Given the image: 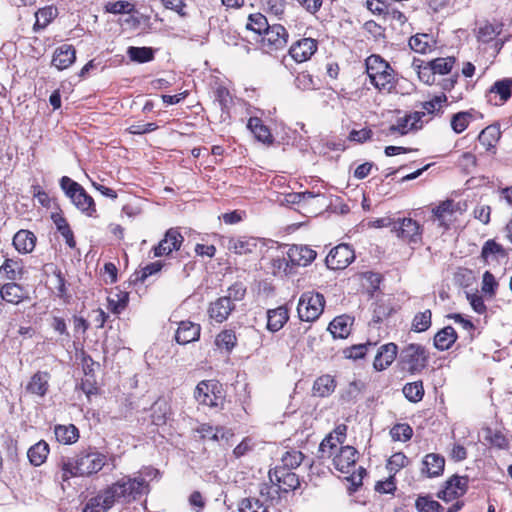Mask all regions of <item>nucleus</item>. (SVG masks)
<instances>
[{
	"instance_id": "nucleus-13",
	"label": "nucleus",
	"mask_w": 512,
	"mask_h": 512,
	"mask_svg": "<svg viewBox=\"0 0 512 512\" xmlns=\"http://www.w3.org/2000/svg\"><path fill=\"white\" fill-rule=\"evenodd\" d=\"M467 489L468 477L455 474L445 482L444 488L437 493V497L445 502H449L463 496Z\"/></svg>"
},
{
	"instance_id": "nucleus-59",
	"label": "nucleus",
	"mask_w": 512,
	"mask_h": 512,
	"mask_svg": "<svg viewBox=\"0 0 512 512\" xmlns=\"http://www.w3.org/2000/svg\"><path fill=\"white\" fill-rule=\"evenodd\" d=\"M215 99L219 103L222 112L228 113L229 108L233 103L229 90L223 86L218 87L215 91Z\"/></svg>"
},
{
	"instance_id": "nucleus-41",
	"label": "nucleus",
	"mask_w": 512,
	"mask_h": 512,
	"mask_svg": "<svg viewBox=\"0 0 512 512\" xmlns=\"http://www.w3.org/2000/svg\"><path fill=\"white\" fill-rule=\"evenodd\" d=\"M433 45V37L429 34H416L409 39L410 48L417 53H426Z\"/></svg>"
},
{
	"instance_id": "nucleus-35",
	"label": "nucleus",
	"mask_w": 512,
	"mask_h": 512,
	"mask_svg": "<svg viewBox=\"0 0 512 512\" xmlns=\"http://www.w3.org/2000/svg\"><path fill=\"white\" fill-rule=\"evenodd\" d=\"M0 272H3L11 281L20 280L24 273V266L21 260L6 258L0 265Z\"/></svg>"
},
{
	"instance_id": "nucleus-37",
	"label": "nucleus",
	"mask_w": 512,
	"mask_h": 512,
	"mask_svg": "<svg viewBox=\"0 0 512 512\" xmlns=\"http://www.w3.org/2000/svg\"><path fill=\"white\" fill-rule=\"evenodd\" d=\"M49 454V445L41 440L31 446L27 452L28 459L33 466L42 465Z\"/></svg>"
},
{
	"instance_id": "nucleus-50",
	"label": "nucleus",
	"mask_w": 512,
	"mask_h": 512,
	"mask_svg": "<svg viewBox=\"0 0 512 512\" xmlns=\"http://www.w3.org/2000/svg\"><path fill=\"white\" fill-rule=\"evenodd\" d=\"M415 508L418 512H441L443 509L430 495H419L415 501Z\"/></svg>"
},
{
	"instance_id": "nucleus-6",
	"label": "nucleus",
	"mask_w": 512,
	"mask_h": 512,
	"mask_svg": "<svg viewBox=\"0 0 512 512\" xmlns=\"http://www.w3.org/2000/svg\"><path fill=\"white\" fill-rule=\"evenodd\" d=\"M194 398L199 404L217 408L225 398L222 384L214 379L200 381L195 390Z\"/></svg>"
},
{
	"instance_id": "nucleus-4",
	"label": "nucleus",
	"mask_w": 512,
	"mask_h": 512,
	"mask_svg": "<svg viewBox=\"0 0 512 512\" xmlns=\"http://www.w3.org/2000/svg\"><path fill=\"white\" fill-rule=\"evenodd\" d=\"M366 72L370 82L379 91H388L394 87V70L379 55L366 59Z\"/></svg>"
},
{
	"instance_id": "nucleus-32",
	"label": "nucleus",
	"mask_w": 512,
	"mask_h": 512,
	"mask_svg": "<svg viewBox=\"0 0 512 512\" xmlns=\"http://www.w3.org/2000/svg\"><path fill=\"white\" fill-rule=\"evenodd\" d=\"M54 433L57 441L64 445H71L79 439V430L73 424L56 425Z\"/></svg>"
},
{
	"instance_id": "nucleus-46",
	"label": "nucleus",
	"mask_w": 512,
	"mask_h": 512,
	"mask_svg": "<svg viewBox=\"0 0 512 512\" xmlns=\"http://www.w3.org/2000/svg\"><path fill=\"white\" fill-rule=\"evenodd\" d=\"M127 55L136 63H147L154 59V49L151 47H134L127 49Z\"/></svg>"
},
{
	"instance_id": "nucleus-22",
	"label": "nucleus",
	"mask_w": 512,
	"mask_h": 512,
	"mask_svg": "<svg viewBox=\"0 0 512 512\" xmlns=\"http://www.w3.org/2000/svg\"><path fill=\"white\" fill-rule=\"evenodd\" d=\"M201 327L191 321L180 322L175 333V340L180 345L197 341L200 337Z\"/></svg>"
},
{
	"instance_id": "nucleus-64",
	"label": "nucleus",
	"mask_w": 512,
	"mask_h": 512,
	"mask_svg": "<svg viewBox=\"0 0 512 512\" xmlns=\"http://www.w3.org/2000/svg\"><path fill=\"white\" fill-rule=\"evenodd\" d=\"M295 85L302 91L313 90L316 88V83L312 75L307 72H301L296 76Z\"/></svg>"
},
{
	"instance_id": "nucleus-7",
	"label": "nucleus",
	"mask_w": 512,
	"mask_h": 512,
	"mask_svg": "<svg viewBox=\"0 0 512 512\" xmlns=\"http://www.w3.org/2000/svg\"><path fill=\"white\" fill-rule=\"evenodd\" d=\"M325 306L324 296L315 291L304 292L299 299L297 312L300 320L312 322L319 318Z\"/></svg>"
},
{
	"instance_id": "nucleus-2",
	"label": "nucleus",
	"mask_w": 512,
	"mask_h": 512,
	"mask_svg": "<svg viewBox=\"0 0 512 512\" xmlns=\"http://www.w3.org/2000/svg\"><path fill=\"white\" fill-rule=\"evenodd\" d=\"M358 458L359 452L350 445L340 446L332 457V464L337 471L343 474H350L347 480L351 483L352 487L349 489L353 492L362 486L363 478L366 475V469L362 466H359L356 471H353Z\"/></svg>"
},
{
	"instance_id": "nucleus-62",
	"label": "nucleus",
	"mask_w": 512,
	"mask_h": 512,
	"mask_svg": "<svg viewBox=\"0 0 512 512\" xmlns=\"http://www.w3.org/2000/svg\"><path fill=\"white\" fill-rule=\"evenodd\" d=\"M245 294L246 287L244 286V284L242 282H235L228 288L227 295L223 297L235 304V302L241 301L244 298Z\"/></svg>"
},
{
	"instance_id": "nucleus-19",
	"label": "nucleus",
	"mask_w": 512,
	"mask_h": 512,
	"mask_svg": "<svg viewBox=\"0 0 512 512\" xmlns=\"http://www.w3.org/2000/svg\"><path fill=\"white\" fill-rule=\"evenodd\" d=\"M458 209V203L451 199L442 201L439 205L432 209L434 220L444 229H448L453 221L454 213Z\"/></svg>"
},
{
	"instance_id": "nucleus-12",
	"label": "nucleus",
	"mask_w": 512,
	"mask_h": 512,
	"mask_svg": "<svg viewBox=\"0 0 512 512\" xmlns=\"http://www.w3.org/2000/svg\"><path fill=\"white\" fill-rule=\"evenodd\" d=\"M426 115L425 111H415L399 117L395 124L388 129V135L400 134L406 135L411 131H417L422 128V117Z\"/></svg>"
},
{
	"instance_id": "nucleus-48",
	"label": "nucleus",
	"mask_w": 512,
	"mask_h": 512,
	"mask_svg": "<svg viewBox=\"0 0 512 512\" xmlns=\"http://www.w3.org/2000/svg\"><path fill=\"white\" fill-rule=\"evenodd\" d=\"M215 344L227 352H231L237 344V337L235 331L232 329H225L221 331L215 339Z\"/></svg>"
},
{
	"instance_id": "nucleus-47",
	"label": "nucleus",
	"mask_w": 512,
	"mask_h": 512,
	"mask_svg": "<svg viewBox=\"0 0 512 512\" xmlns=\"http://www.w3.org/2000/svg\"><path fill=\"white\" fill-rule=\"evenodd\" d=\"M406 399L412 403L420 402L424 396V387L422 381L406 383L402 389Z\"/></svg>"
},
{
	"instance_id": "nucleus-30",
	"label": "nucleus",
	"mask_w": 512,
	"mask_h": 512,
	"mask_svg": "<svg viewBox=\"0 0 512 512\" xmlns=\"http://www.w3.org/2000/svg\"><path fill=\"white\" fill-rule=\"evenodd\" d=\"M36 236L29 230H19L13 237V245L15 249L23 254L30 253L36 245Z\"/></svg>"
},
{
	"instance_id": "nucleus-58",
	"label": "nucleus",
	"mask_w": 512,
	"mask_h": 512,
	"mask_svg": "<svg viewBox=\"0 0 512 512\" xmlns=\"http://www.w3.org/2000/svg\"><path fill=\"white\" fill-rule=\"evenodd\" d=\"M498 255H505L503 247L500 244H498L495 240H487L482 247L481 257L485 261H488L490 257Z\"/></svg>"
},
{
	"instance_id": "nucleus-15",
	"label": "nucleus",
	"mask_w": 512,
	"mask_h": 512,
	"mask_svg": "<svg viewBox=\"0 0 512 512\" xmlns=\"http://www.w3.org/2000/svg\"><path fill=\"white\" fill-rule=\"evenodd\" d=\"M512 96V78H502L493 83L486 93L487 101L495 106L505 104Z\"/></svg>"
},
{
	"instance_id": "nucleus-34",
	"label": "nucleus",
	"mask_w": 512,
	"mask_h": 512,
	"mask_svg": "<svg viewBox=\"0 0 512 512\" xmlns=\"http://www.w3.org/2000/svg\"><path fill=\"white\" fill-rule=\"evenodd\" d=\"M328 330L333 338L344 339L351 332V320L348 316L342 315L335 317L329 324Z\"/></svg>"
},
{
	"instance_id": "nucleus-39",
	"label": "nucleus",
	"mask_w": 512,
	"mask_h": 512,
	"mask_svg": "<svg viewBox=\"0 0 512 512\" xmlns=\"http://www.w3.org/2000/svg\"><path fill=\"white\" fill-rule=\"evenodd\" d=\"M280 490L276 485V482L269 480V482L261 483L259 486V496L261 501L268 504V508L273 505L274 501H278L280 498Z\"/></svg>"
},
{
	"instance_id": "nucleus-45",
	"label": "nucleus",
	"mask_w": 512,
	"mask_h": 512,
	"mask_svg": "<svg viewBox=\"0 0 512 512\" xmlns=\"http://www.w3.org/2000/svg\"><path fill=\"white\" fill-rule=\"evenodd\" d=\"M108 307L114 314H120L128 305L129 294L124 291L110 293Z\"/></svg>"
},
{
	"instance_id": "nucleus-18",
	"label": "nucleus",
	"mask_w": 512,
	"mask_h": 512,
	"mask_svg": "<svg viewBox=\"0 0 512 512\" xmlns=\"http://www.w3.org/2000/svg\"><path fill=\"white\" fill-rule=\"evenodd\" d=\"M76 61V50L71 44H62L53 53L51 65L62 71L69 68Z\"/></svg>"
},
{
	"instance_id": "nucleus-29",
	"label": "nucleus",
	"mask_w": 512,
	"mask_h": 512,
	"mask_svg": "<svg viewBox=\"0 0 512 512\" xmlns=\"http://www.w3.org/2000/svg\"><path fill=\"white\" fill-rule=\"evenodd\" d=\"M398 236L410 243H417L421 240L420 225L412 218H404L397 230Z\"/></svg>"
},
{
	"instance_id": "nucleus-9",
	"label": "nucleus",
	"mask_w": 512,
	"mask_h": 512,
	"mask_svg": "<svg viewBox=\"0 0 512 512\" xmlns=\"http://www.w3.org/2000/svg\"><path fill=\"white\" fill-rule=\"evenodd\" d=\"M315 250L307 245L293 244L287 251V258H283L286 263L284 271L288 273L294 267H306L310 265L316 258Z\"/></svg>"
},
{
	"instance_id": "nucleus-52",
	"label": "nucleus",
	"mask_w": 512,
	"mask_h": 512,
	"mask_svg": "<svg viewBox=\"0 0 512 512\" xmlns=\"http://www.w3.org/2000/svg\"><path fill=\"white\" fill-rule=\"evenodd\" d=\"M472 120H474L472 112H458L452 116L451 128L455 133L460 134L465 131Z\"/></svg>"
},
{
	"instance_id": "nucleus-8",
	"label": "nucleus",
	"mask_w": 512,
	"mask_h": 512,
	"mask_svg": "<svg viewBox=\"0 0 512 512\" xmlns=\"http://www.w3.org/2000/svg\"><path fill=\"white\" fill-rule=\"evenodd\" d=\"M428 361L425 348L420 344H409L404 347L399 355V362L403 369L411 374L422 371Z\"/></svg>"
},
{
	"instance_id": "nucleus-16",
	"label": "nucleus",
	"mask_w": 512,
	"mask_h": 512,
	"mask_svg": "<svg viewBox=\"0 0 512 512\" xmlns=\"http://www.w3.org/2000/svg\"><path fill=\"white\" fill-rule=\"evenodd\" d=\"M318 49V42L313 38H302L294 42L289 54L297 63L306 62Z\"/></svg>"
},
{
	"instance_id": "nucleus-55",
	"label": "nucleus",
	"mask_w": 512,
	"mask_h": 512,
	"mask_svg": "<svg viewBox=\"0 0 512 512\" xmlns=\"http://www.w3.org/2000/svg\"><path fill=\"white\" fill-rule=\"evenodd\" d=\"M303 459L304 456L302 452L298 450L287 451L281 458L283 463L281 468H285L291 471L292 469L297 468L302 463Z\"/></svg>"
},
{
	"instance_id": "nucleus-28",
	"label": "nucleus",
	"mask_w": 512,
	"mask_h": 512,
	"mask_svg": "<svg viewBox=\"0 0 512 512\" xmlns=\"http://www.w3.org/2000/svg\"><path fill=\"white\" fill-rule=\"evenodd\" d=\"M50 374L46 371L36 372L26 385V391L30 394L44 397L49 389Z\"/></svg>"
},
{
	"instance_id": "nucleus-14",
	"label": "nucleus",
	"mask_w": 512,
	"mask_h": 512,
	"mask_svg": "<svg viewBox=\"0 0 512 512\" xmlns=\"http://www.w3.org/2000/svg\"><path fill=\"white\" fill-rule=\"evenodd\" d=\"M183 241L184 237L181 235L178 228L168 229L164 238L152 249L154 257L170 255L173 251L180 249Z\"/></svg>"
},
{
	"instance_id": "nucleus-10",
	"label": "nucleus",
	"mask_w": 512,
	"mask_h": 512,
	"mask_svg": "<svg viewBox=\"0 0 512 512\" xmlns=\"http://www.w3.org/2000/svg\"><path fill=\"white\" fill-rule=\"evenodd\" d=\"M355 259V252L348 244H339L330 250L325 263L331 270H341L348 267Z\"/></svg>"
},
{
	"instance_id": "nucleus-56",
	"label": "nucleus",
	"mask_w": 512,
	"mask_h": 512,
	"mask_svg": "<svg viewBox=\"0 0 512 512\" xmlns=\"http://www.w3.org/2000/svg\"><path fill=\"white\" fill-rule=\"evenodd\" d=\"M365 385L360 380H353L349 382L347 387L342 390L341 392V398L345 401H352L356 399L362 390L364 389Z\"/></svg>"
},
{
	"instance_id": "nucleus-63",
	"label": "nucleus",
	"mask_w": 512,
	"mask_h": 512,
	"mask_svg": "<svg viewBox=\"0 0 512 512\" xmlns=\"http://www.w3.org/2000/svg\"><path fill=\"white\" fill-rule=\"evenodd\" d=\"M447 102V97L444 93L434 96L431 100L423 103V109L428 114H434L440 111L442 105Z\"/></svg>"
},
{
	"instance_id": "nucleus-31",
	"label": "nucleus",
	"mask_w": 512,
	"mask_h": 512,
	"mask_svg": "<svg viewBox=\"0 0 512 512\" xmlns=\"http://www.w3.org/2000/svg\"><path fill=\"white\" fill-rule=\"evenodd\" d=\"M289 315L288 310L280 306L275 309L267 311V329L271 332H277L285 325L288 321Z\"/></svg>"
},
{
	"instance_id": "nucleus-42",
	"label": "nucleus",
	"mask_w": 512,
	"mask_h": 512,
	"mask_svg": "<svg viewBox=\"0 0 512 512\" xmlns=\"http://www.w3.org/2000/svg\"><path fill=\"white\" fill-rule=\"evenodd\" d=\"M239 512H268V504L260 498L251 496L242 499L238 504Z\"/></svg>"
},
{
	"instance_id": "nucleus-53",
	"label": "nucleus",
	"mask_w": 512,
	"mask_h": 512,
	"mask_svg": "<svg viewBox=\"0 0 512 512\" xmlns=\"http://www.w3.org/2000/svg\"><path fill=\"white\" fill-rule=\"evenodd\" d=\"M432 313L429 309L419 312L412 321V330L415 332H424L431 326Z\"/></svg>"
},
{
	"instance_id": "nucleus-38",
	"label": "nucleus",
	"mask_w": 512,
	"mask_h": 512,
	"mask_svg": "<svg viewBox=\"0 0 512 512\" xmlns=\"http://www.w3.org/2000/svg\"><path fill=\"white\" fill-rule=\"evenodd\" d=\"M336 388V381L331 375H322L318 377L313 384V392L320 397H328Z\"/></svg>"
},
{
	"instance_id": "nucleus-3",
	"label": "nucleus",
	"mask_w": 512,
	"mask_h": 512,
	"mask_svg": "<svg viewBox=\"0 0 512 512\" xmlns=\"http://www.w3.org/2000/svg\"><path fill=\"white\" fill-rule=\"evenodd\" d=\"M116 502L131 503L149 492V484L141 475L124 476L108 486Z\"/></svg>"
},
{
	"instance_id": "nucleus-54",
	"label": "nucleus",
	"mask_w": 512,
	"mask_h": 512,
	"mask_svg": "<svg viewBox=\"0 0 512 512\" xmlns=\"http://www.w3.org/2000/svg\"><path fill=\"white\" fill-rule=\"evenodd\" d=\"M432 69L434 70L435 75H445L451 72L454 64V57H446V58H436L432 61H429Z\"/></svg>"
},
{
	"instance_id": "nucleus-61",
	"label": "nucleus",
	"mask_w": 512,
	"mask_h": 512,
	"mask_svg": "<svg viewBox=\"0 0 512 512\" xmlns=\"http://www.w3.org/2000/svg\"><path fill=\"white\" fill-rule=\"evenodd\" d=\"M408 463L407 456L402 452L394 453L387 461V469L394 474Z\"/></svg>"
},
{
	"instance_id": "nucleus-25",
	"label": "nucleus",
	"mask_w": 512,
	"mask_h": 512,
	"mask_svg": "<svg viewBox=\"0 0 512 512\" xmlns=\"http://www.w3.org/2000/svg\"><path fill=\"white\" fill-rule=\"evenodd\" d=\"M398 353V347L394 343L382 345L374 358L373 366L377 371H383L395 360Z\"/></svg>"
},
{
	"instance_id": "nucleus-60",
	"label": "nucleus",
	"mask_w": 512,
	"mask_h": 512,
	"mask_svg": "<svg viewBox=\"0 0 512 512\" xmlns=\"http://www.w3.org/2000/svg\"><path fill=\"white\" fill-rule=\"evenodd\" d=\"M164 263L162 261H155L147 264L142 270L136 274L135 281L144 282L149 276H152L162 270Z\"/></svg>"
},
{
	"instance_id": "nucleus-36",
	"label": "nucleus",
	"mask_w": 512,
	"mask_h": 512,
	"mask_svg": "<svg viewBox=\"0 0 512 512\" xmlns=\"http://www.w3.org/2000/svg\"><path fill=\"white\" fill-rule=\"evenodd\" d=\"M247 128L254 134L258 141L263 143L272 141L271 132L269 128L264 125L261 118L250 117L247 123Z\"/></svg>"
},
{
	"instance_id": "nucleus-44",
	"label": "nucleus",
	"mask_w": 512,
	"mask_h": 512,
	"mask_svg": "<svg viewBox=\"0 0 512 512\" xmlns=\"http://www.w3.org/2000/svg\"><path fill=\"white\" fill-rule=\"evenodd\" d=\"M52 218L58 232L62 235L66 244L70 248H74L76 246V241L67 220L61 215H53Z\"/></svg>"
},
{
	"instance_id": "nucleus-40",
	"label": "nucleus",
	"mask_w": 512,
	"mask_h": 512,
	"mask_svg": "<svg viewBox=\"0 0 512 512\" xmlns=\"http://www.w3.org/2000/svg\"><path fill=\"white\" fill-rule=\"evenodd\" d=\"M503 30V24L501 23H490L486 22L482 26L479 27L477 38L479 41L483 43H488L495 39L498 35L501 34Z\"/></svg>"
},
{
	"instance_id": "nucleus-20",
	"label": "nucleus",
	"mask_w": 512,
	"mask_h": 512,
	"mask_svg": "<svg viewBox=\"0 0 512 512\" xmlns=\"http://www.w3.org/2000/svg\"><path fill=\"white\" fill-rule=\"evenodd\" d=\"M115 499L108 487L89 499L82 512H106L115 504Z\"/></svg>"
},
{
	"instance_id": "nucleus-1",
	"label": "nucleus",
	"mask_w": 512,
	"mask_h": 512,
	"mask_svg": "<svg viewBox=\"0 0 512 512\" xmlns=\"http://www.w3.org/2000/svg\"><path fill=\"white\" fill-rule=\"evenodd\" d=\"M107 464V455L95 450L81 451L74 457H63L60 460L61 481L66 482L72 477H89L98 473Z\"/></svg>"
},
{
	"instance_id": "nucleus-26",
	"label": "nucleus",
	"mask_w": 512,
	"mask_h": 512,
	"mask_svg": "<svg viewBox=\"0 0 512 512\" xmlns=\"http://www.w3.org/2000/svg\"><path fill=\"white\" fill-rule=\"evenodd\" d=\"M501 137L500 127L497 124L489 125L484 128L479 136L478 141L485 151L495 154L496 144Z\"/></svg>"
},
{
	"instance_id": "nucleus-5",
	"label": "nucleus",
	"mask_w": 512,
	"mask_h": 512,
	"mask_svg": "<svg viewBox=\"0 0 512 512\" xmlns=\"http://www.w3.org/2000/svg\"><path fill=\"white\" fill-rule=\"evenodd\" d=\"M60 187L78 210L88 217L94 216L96 213L94 199L79 183L68 176H63L60 179Z\"/></svg>"
},
{
	"instance_id": "nucleus-21",
	"label": "nucleus",
	"mask_w": 512,
	"mask_h": 512,
	"mask_svg": "<svg viewBox=\"0 0 512 512\" xmlns=\"http://www.w3.org/2000/svg\"><path fill=\"white\" fill-rule=\"evenodd\" d=\"M445 458L440 454L429 453L422 461L421 472L428 478H435L443 474Z\"/></svg>"
},
{
	"instance_id": "nucleus-17",
	"label": "nucleus",
	"mask_w": 512,
	"mask_h": 512,
	"mask_svg": "<svg viewBox=\"0 0 512 512\" xmlns=\"http://www.w3.org/2000/svg\"><path fill=\"white\" fill-rule=\"evenodd\" d=\"M269 480L276 482L280 492L287 493L300 485L298 476L285 468H275L269 471Z\"/></svg>"
},
{
	"instance_id": "nucleus-23",
	"label": "nucleus",
	"mask_w": 512,
	"mask_h": 512,
	"mask_svg": "<svg viewBox=\"0 0 512 512\" xmlns=\"http://www.w3.org/2000/svg\"><path fill=\"white\" fill-rule=\"evenodd\" d=\"M234 309V303L224 297H220L214 302H211L208 313L213 321L222 323L228 319L229 315Z\"/></svg>"
},
{
	"instance_id": "nucleus-11",
	"label": "nucleus",
	"mask_w": 512,
	"mask_h": 512,
	"mask_svg": "<svg viewBox=\"0 0 512 512\" xmlns=\"http://www.w3.org/2000/svg\"><path fill=\"white\" fill-rule=\"evenodd\" d=\"M289 34L280 24L269 25L263 33L261 44L268 52L282 49L288 42Z\"/></svg>"
},
{
	"instance_id": "nucleus-24",
	"label": "nucleus",
	"mask_w": 512,
	"mask_h": 512,
	"mask_svg": "<svg viewBox=\"0 0 512 512\" xmlns=\"http://www.w3.org/2000/svg\"><path fill=\"white\" fill-rule=\"evenodd\" d=\"M257 239L247 236L227 238L226 248L237 255L252 253L257 248Z\"/></svg>"
},
{
	"instance_id": "nucleus-49",
	"label": "nucleus",
	"mask_w": 512,
	"mask_h": 512,
	"mask_svg": "<svg viewBox=\"0 0 512 512\" xmlns=\"http://www.w3.org/2000/svg\"><path fill=\"white\" fill-rule=\"evenodd\" d=\"M57 9L52 6H47L39 9L35 13L36 21L34 24V30L44 29L48 24L56 17Z\"/></svg>"
},
{
	"instance_id": "nucleus-51",
	"label": "nucleus",
	"mask_w": 512,
	"mask_h": 512,
	"mask_svg": "<svg viewBox=\"0 0 512 512\" xmlns=\"http://www.w3.org/2000/svg\"><path fill=\"white\" fill-rule=\"evenodd\" d=\"M269 23L267 18L261 13L250 14L248 17V22L246 24V28L251 30L258 35H263V33L268 29Z\"/></svg>"
},
{
	"instance_id": "nucleus-27",
	"label": "nucleus",
	"mask_w": 512,
	"mask_h": 512,
	"mask_svg": "<svg viewBox=\"0 0 512 512\" xmlns=\"http://www.w3.org/2000/svg\"><path fill=\"white\" fill-rule=\"evenodd\" d=\"M1 298L11 304H19L27 298V290L14 281L4 284L0 289Z\"/></svg>"
},
{
	"instance_id": "nucleus-43",
	"label": "nucleus",
	"mask_w": 512,
	"mask_h": 512,
	"mask_svg": "<svg viewBox=\"0 0 512 512\" xmlns=\"http://www.w3.org/2000/svg\"><path fill=\"white\" fill-rule=\"evenodd\" d=\"M342 444L343 442L338 441L333 433L328 434L319 445L320 457L323 459L332 458L340 448L339 445Z\"/></svg>"
},
{
	"instance_id": "nucleus-33",
	"label": "nucleus",
	"mask_w": 512,
	"mask_h": 512,
	"mask_svg": "<svg viewBox=\"0 0 512 512\" xmlns=\"http://www.w3.org/2000/svg\"><path fill=\"white\" fill-rule=\"evenodd\" d=\"M457 340V333L452 326H446L434 336V346L440 350H448Z\"/></svg>"
},
{
	"instance_id": "nucleus-57",
	"label": "nucleus",
	"mask_w": 512,
	"mask_h": 512,
	"mask_svg": "<svg viewBox=\"0 0 512 512\" xmlns=\"http://www.w3.org/2000/svg\"><path fill=\"white\" fill-rule=\"evenodd\" d=\"M390 434L395 441H408L413 435V429L408 424H396L391 430Z\"/></svg>"
}]
</instances>
